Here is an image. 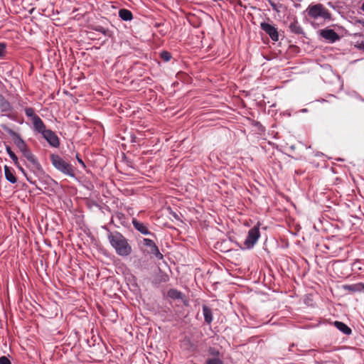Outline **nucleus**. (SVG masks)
<instances>
[{"mask_svg":"<svg viewBox=\"0 0 364 364\" xmlns=\"http://www.w3.org/2000/svg\"><path fill=\"white\" fill-rule=\"evenodd\" d=\"M260 237V232L259 226H254L251 228L247 233V236L244 241V246L246 249H250L254 247L259 237Z\"/></svg>","mask_w":364,"mask_h":364,"instance_id":"423d86ee","label":"nucleus"},{"mask_svg":"<svg viewBox=\"0 0 364 364\" xmlns=\"http://www.w3.org/2000/svg\"><path fill=\"white\" fill-rule=\"evenodd\" d=\"M6 151L7 154H9V156H10V158L14 161V164L16 166H18V157L14 154V152L11 150V149L9 146H6Z\"/></svg>","mask_w":364,"mask_h":364,"instance_id":"412c9836","label":"nucleus"},{"mask_svg":"<svg viewBox=\"0 0 364 364\" xmlns=\"http://www.w3.org/2000/svg\"><path fill=\"white\" fill-rule=\"evenodd\" d=\"M16 167L18 168V170L23 174V176H26V180L31 184L35 185L38 188H39L36 184V181H33L31 177L27 176V173L25 171V169L19 164V162L18 163V166Z\"/></svg>","mask_w":364,"mask_h":364,"instance_id":"5701e85b","label":"nucleus"},{"mask_svg":"<svg viewBox=\"0 0 364 364\" xmlns=\"http://www.w3.org/2000/svg\"><path fill=\"white\" fill-rule=\"evenodd\" d=\"M33 130L39 134H43L46 130V125L43 120L38 117L32 121Z\"/></svg>","mask_w":364,"mask_h":364,"instance_id":"ddd939ff","label":"nucleus"},{"mask_svg":"<svg viewBox=\"0 0 364 364\" xmlns=\"http://www.w3.org/2000/svg\"><path fill=\"white\" fill-rule=\"evenodd\" d=\"M289 30L291 32L295 34H303V28L299 25V22L297 21H294L291 22L289 26Z\"/></svg>","mask_w":364,"mask_h":364,"instance_id":"a211bd4d","label":"nucleus"},{"mask_svg":"<svg viewBox=\"0 0 364 364\" xmlns=\"http://www.w3.org/2000/svg\"><path fill=\"white\" fill-rule=\"evenodd\" d=\"M23 156L27 159L28 164L26 165L27 167L39 178L41 183L48 184L51 180L49 176L46 175L43 171V169L40 164L37 158L33 154L30 149L28 147L23 151H21Z\"/></svg>","mask_w":364,"mask_h":364,"instance_id":"f03ea898","label":"nucleus"},{"mask_svg":"<svg viewBox=\"0 0 364 364\" xmlns=\"http://www.w3.org/2000/svg\"><path fill=\"white\" fill-rule=\"evenodd\" d=\"M42 136L51 146L55 148L59 147L60 139L54 132L47 129Z\"/></svg>","mask_w":364,"mask_h":364,"instance_id":"9d476101","label":"nucleus"},{"mask_svg":"<svg viewBox=\"0 0 364 364\" xmlns=\"http://www.w3.org/2000/svg\"><path fill=\"white\" fill-rule=\"evenodd\" d=\"M343 289L351 293L361 292L364 291V284L359 282L352 284H345L343 286Z\"/></svg>","mask_w":364,"mask_h":364,"instance_id":"4468645a","label":"nucleus"},{"mask_svg":"<svg viewBox=\"0 0 364 364\" xmlns=\"http://www.w3.org/2000/svg\"><path fill=\"white\" fill-rule=\"evenodd\" d=\"M260 28L270 37L273 41L279 40V33L275 26L266 22L260 23Z\"/></svg>","mask_w":364,"mask_h":364,"instance_id":"1a4fd4ad","label":"nucleus"},{"mask_svg":"<svg viewBox=\"0 0 364 364\" xmlns=\"http://www.w3.org/2000/svg\"><path fill=\"white\" fill-rule=\"evenodd\" d=\"M320 36L329 43H335L340 39L338 34L334 30L330 28L321 30Z\"/></svg>","mask_w":364,"mask_h":364,"instance_id":"9b49d317","label":"nucleus"},{"mask_svg":"<svg viewBox=\"0 0 364 364\" xmlns=\"http://www.w3.org/2000/svg\"><path fill=\"white\" fill-rule=\"evenodd\" d=\"M203 313L205 323L207 324H210L213 321V312L211 309L206 305H203Z\"/></svg>","mask_w":364,"mask_h":364,"instance_id":"dca6fc26","label":"nucleus"},{"mask_svg":"<svg viewBox=\"0 0 364 364\" xmlns=\"http://www.w3.org/2000/svg\"><path fill=\"white\" fill-rule=\"evenodd\" d=\"M25 114L26 115L33 121L36 119L38 115L35 113V110L32 107H26L25 108Z\"/></svg>","mask_w":364,"mask_h":364,"instance_id":"4be33fe9","label":"nucleus"},{"mask_svg":"<svg viewBox=\"0 0 364 364\" xmlns=\"http://www.w3.org/2000/svg\"><path fill=\"white\" fill-rule=\"evenodd\" d=\"M360 48L364 50V43H361Z\"/></svg>","mask_w":364,"mask_h":364,"instance_id":"473e14b6","label":"nucleus"},{"mask_svg":"<svg viewBox=\"0 0 364 364\" xmlns=\"http://www.w3.org/2000/svg\"><path fill=\"white\" fill-rule=\"evenodd\" d=\"M6 54V45L0 43V58H3Z\"/></svg>","mask_w":364,"mask_h":364,"instance_id":"c85d7f7f","label":"nucleus"},{"mask_svg":"<svg viewBox=\"0 0 364 364\" xmlns=\"http://www.w3.org/2000/svg\"><path fill=\"white\" fill-rule=\"evenodd\" d=\"M107 238L117 255L124 257L131 255L132 252V246L122 233L117 231L109 232Z\"/></svg>","mask_w":364,"mask_h":364,"instance_id":"f257e3e1","label":"nucleus"},{"mask_svg":"<svg viewBox=\"0 0 364 364\" xmlns=\"http://www.w3.org/2000/svg\"><path fill=\"white\" fill-rule=\"evenodd\" d=\"M160 55L161 59L165 62L169 61L171 58V54L168 51H162Z\"/></svg>","mask_w":364,"mask_h":364,"instance_id":"bb28decb","label":"nucleus"},{"mask_svg":"<svg viewBox=\"0 0 364 364\" xmlns=\"http://www.w3.org/2000/svg\"><path fill=\"white\" fill-rule=\"evenodd\" d=\"M0 110L1 112L4 113V116L7 117L9 119L15 120L16 117L12 112L14 110V107L0 93Z\"/></svg>","mask_w":364,"mask_h":364,"instance_id":"0eeeda50","label":"nucleus"},{"mask_svg":"<svg viewBox=\"0 0 364 364\" xmlns=\"http://www.w3.org/2000/svg\"><path fill=\"white\" fill-rule=\"evenodd\" d=\"M1 127L12 138L15 145L18 147L21 152L28 148L27 144L21 138L19 134L5 124H2Z\"/></svg>","mask_w":364,"mask_h":364,"instance_id":"39448f33","label":"nucleus"},{"mask_svg":"<svg viewBox=\"0 0 364 364\" xmlns=\"http://www.w3.org/2000/svg\"><path fill=\"white\" fill-rule=\"evenodd\" d=\"M272 9L277 12L279 11L282 4H279V0H267Z\"/></svg>","mask_w":364,"mask_h":364,"instance_id":"b1692460","label":"nucleus"},{"mask_svg":"<svg viewBox=\"0 0 364 364\" xmlns=\"http://www.w3.org/2000/svg\"><path fill=\"white\" fill-rule=\"evenodd\" d=\"M168 296L173 299H181L183 298V293L175 289L168 290Z\"/></svg>","mask_w":364,"mask_h":364,"instance_id":"aec40b11","label":"nucleus"},{"mask_svg":"<svg viewBox=\"0 0 364 364\" xmlns=\"http://www.w3.org/2000/svg\"><path fill=\"white\" fill-rule=\"evenodd\" d=\"M205 364H223V360L219 358H208Z\"/></svg>","mask_w":364,"mask_h":364,"instance_id":"a878e982","label":"nucleus"},{"mask_svg":"<svg viewBox=\"0 0 364 364\" xmlns=\"http://www.w3.org/2000/svg\"><path fill=\"white\" fill-rule=\"evenodd\" d=\"M18 104V106L21 107H25V102H23L22 100H19Z\"/></svg>","mask_w":364,"mask_h":364,"instance_id":"2f4dec72","label":"nucleus"},{"mask_svg":"<svg viewBox=\"0 0 364 364\" xmlns=\"http://www.w3.org/2000/svg\"><path fill=\"white\" fill-rule=\"evenodd\" d=\"M209 353L213 355V356H215V358H218V356L220 355V352L218 350H217L216 348H210L209 349Z\"/></svg>","mask_w":364,"mask_h":364,"instance_id":"cd10ccee","label":"nucleus"},{"mask_svg":"<svg viewBox=\"0 0 364 364\" xmlns=\"http://www.w3.org/2000/svg\"><path fill=\"white\" fill-rule=\"evenodd\" d=\"M132 223L134 226V228L138 230L139 232H141L143 235H153L148 229L147 226L140 221L137 220L136 218H133L132 220Z\"/></svg>","mask_w":364,"mask_h":364,"instance_id":"f8f14e48","label":"nucleus"},{"mask_svg":"<svg viewBox=\"0 0 364 364\" xmlns=\"http://www.w3.org/2000/svg\"><path fill=\"white\" fill-rule=\"evenodd\" d=\"M334 326L345 335H350L352 333L351 329L344 323L341 321H335Z\"/></svg>","mask_w":364,"mask_h":364,"instance_id":"2eb2a0df","label":"nucleus"},{"mask_svg":"<svg viewBox=\"0 0 364 364\" xmlns=\"http://www.w3.org/2000/svg\"><path fill=\"white\" fill-rule=\"evenodd\" d=\"M76 158L79 164H81L83 168H85L84 161L79 157L78 154L76 155Z\"/></svg>","mask_w":364,"mask_h":364,"instance_id":"7c9ffc66","label":"nucleus"},{"mask_svg":"<svg viewBox=\"0 0 364 364\" xmlns=\"http://www.w3.org/2000/svg\"><path fill=\"white\" fill-rule=\"evenodd\" d=\"M306 12L308 16L314 19H317L319 17L324 20L331 19V13L321 4L309 5L306 9Z\"/></svg>","mask_w":364,"mask_h":364,"instance_id":"20e7f679","label":"nucleus"},{"mask_svg":"<svg viewBox=\"0 0 364 364\" xmlns=\"http://www.w3.org/2000/svg\"><path fill=\"white\" fill-rule=\"evenodd\" d=\"M143 243L145 246L149 247L150 250L148 251V253L153 255L157 259H162L164 258V256L160 252L159 247L152 240L144 238L143 240Z\"/></svg>","mask_w":364,"mask_h":364,"instance_id":"6e6552de","label":"nucleus"},{"mask_svg":"<svg viewBox=\"0 0 364 364\" xmlns=\"http://www.w3.org/2000/svg\"><path fill=\"white\" fill-rule=\"evenodd\" d=\"M119 16L123 21H131L133 18L132 13L126 9H122L119 11Z\"/></svg>","mask_w":364,"mask_h":364,"instance_id":"6ab92c4d","label":"nucleus"},{"mask_svg":"<svg viewBox=\"0 0 364 364\" xmlns=\"http://www.w3.org/2000/svg\"><path fill=\"white\" fill-rule=\"evenodd\" d=\"M0 364H11L9 359L6 356L0 357Z\"/></svg>","mask_w":364,"mask_h":364,"instance_id":"c756f323","label":"nucleus"},{"mask_svg":"<svg viewBox=\"0 0 364 364\" xmlns=\"http://www.w3.org/2000/svg\"><path fill=\"white\" fill-rule=\"evenodd\" d=\"M50 159L52 165L58 171L71 178H75V168L73 166L63 159L58 154H50Z\"/></svg>","mask_w":364,"mask_h":364,"instance_id":"7ed1b4c3","label":"nucleus"},{"mask_svg":"<svg viewBox=\"0 0 364 364\" xmlns=\"http://www.w3.org/2000/svg\"><path fill=\"white\" fill-rule=\"evenodd\" d=\"M4 175L6 179L11 183H15L17 181L12 170L7 166H4Z\"/></svg>","mask_w":364,"mask_h":364,"instance_id":"f3484780","label":"nucleus"},{"mask_svg":"<svg viewBox=\"0 0 364 364\" xmlns=\"http://www.w3.org/2000/svg\"><path fill=\"white\" fill-rule=\"evenodd\" d=\"M361 9L364 11V3L363 4Z\"/></svg>","mask_w":364,"mask_h":364,"instance_id":"72a5a7b5","label":"nucleus"},{"mask_svg":"<svg viewBox=\"0 0 364 364\" xmlns=\"http://www.w3.org/2000/svg\"><path fill=\"white\" fill-rule=\"evenodd\" d=\"M93 30L102 33L105 36H110L109 31L101 26H95L93 27Z\"/></svg>","mask_w":364,"mask_h":364,"instance_id":"393cba45","label":"nucleus"}]
</instances>
